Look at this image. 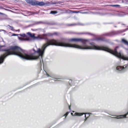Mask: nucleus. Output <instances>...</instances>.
Returning <instances> with one entry per match:
<instances>
[{
  "label": "nucleus",
  "mask_w": 128,
  "mask_h": 128,
  "mask_svg": "<svg viewBox=\"0 0 128 128\" xmlns=\"http://www.w3.org/2000/svg\"><path fill=\"white\" fill-rule=\"evenodd\" d=\"M70 41L74 42H81L83 43L84 44L82 46H80L76 44L66 43L60 42L58 40L51 39L48 40L46 43L43 45L41 48H38L37 50L33 48L32 50V52L34 54H37L38 59L40 58L42 59L46 48L50 45H55L83 50L94 49L104 50L120 58L125 60V56L122 54L117 52L116 48H118V46L116 48L114 51H113L108 48L104 46H99L92 44L91 46H88L87 44L88 40L82 38H73L70 39Z\"/></svg>",
  "instance_id": "obj_1"
},
{
  "label": "nucleus",
  "mask_w": 128,
  "mask_h": 128,
  "mask_svg": "<svg viewBox=\"0 0 128 128\" xmlns=\"http://www.w3.org/2000/svg\"><path fill=\"white\" fill-rule=\"evenodd\" d=\"M31 50V54H28L23 50L17 46L11 47L9 49L6 50V53L0 56V64L3 63L5 58L8 56L14 54L17 55L22 58L27 60H36L38 59L37 54H35Z\"/></svg>",
  "instance_id": "obj_2"
},
{
  "label": "nucleus",
  "mask_w": 128,
  "mask_h": 128,
  "mask_svg": "<svg viewBox=\"0 0 128 128\" xmlns=\"http://www.w3.org/2000/svg\"><path fill=\"white\" fill-rule=\"evenodd\" d=\"M19 35L22 36L21 37H18L19 40L21 41H30V38L27 36L25 34H20Z\"/></svg>",
  "instance_id": "obj_3"
},
{
  "label": "nucleus",
  "mask_w": 128,
  "mask_h": 128,
  "mask_svg": "<svg viewBox=\"0 0 128 128\" xmlns=\"http://www.w3.org/2000/svg\"><path fill=\"white\" fill-rule=\"evenodd\" d=\"M128 68V64H124L122 66H116V70L119 71H121L122 70H125Z\"/></svg>",
  "instance_id": "obj_4"
},
{
  "label": "nucleus",
  "mask_w": 128,
  "mask_h": 128,
  "mask_svg": "<svg viewBox=\"0 0 128 128\" xmlns=\"http://www.w3.org/2000/svg\"><path fill=\"white\" fill-rule=\"evenodd\" d=\"M126 116H127L126 115V114H125L124 115L116 116L117 117H112L111 116H110V117L111 118L116 119H120L123 118H126Z\"/></svg>",
  "instance_id": "obj_5"
},
{
  "label": "nucleus",
  "mask_w": 128,
  "mask_h": 128,
  "mask_svg": "<svg viewBox=\"0 0 128 128\" xmlns=\"http://www.w3.org/2000/svg\"><path fill=\"white\" fill-rule=\"evenodd\" d=\"M46 36V34H39L36 36V39H44L43 37Z\"/></svg>",
  "instance_id": "obj_6"
},
{
  "label": "nucleus",
  "mask_w": 128,
  "mask_h": 128,
  "mask_svg": "<svg viewBox=\"0 0 128 128\" xmlns=\"http://www.w3.org/2000/svg\"><path fill=\"white\" fill-rule=\"evenodd\" d=\"M27 34L28 35L30 36L34 40L36 39V36H35V34H32L30 32H28L27 33Z\"/></svg>",
  "instance_id": "obj_7"
},
{
  "label": "nucleus",
  "mask_w": 128,
  "mask_h": 128,
  "mask_svg": "<svg viewBox=\"0 0 128 128\" xmlns=\"http://www.w3.org/2000/svg\"><path fill=\"white\" fill-rule=\"evenodd\" d=\"M46 5V4L43 2H39L37 1L36 6L38 5L40 6H42Z\"/></svg>",
  "instance_id": "obj_8"
},
{
  "label": "nucleus",
  "mask_w": 128,
  "mask_h": 128,
  "mask_svg": "<svg viewBox=\"0 0 128 128\" xmlns=\"http://www.w3.org/2000/svg\"><path fill=\"white\" fill-rule=\"evenodd\" d=\"M85 114L84 113H81L79 112H76L74 114V116H82L84 114Z\"/></svg>",
  "instance_id": "obj_9"
},
{
  "label": "nucleus",
  "mask_w": 128,
  "mask_h": 128,
  "mask_svg": "<svg viewBox=\"0 0 128 128\" xmlns=\"http://www.w3.org/2000/svg\"><path fill=\"white\" fill-rule=\"evenodd\" d=\"M37 1L35 0H31L30 4L32 5H36L37 4Z\"/></svg>",
  "instance_id": "obj_10"
},
{
  "label": "nucleus",
  "mask_w": 128,
  "mask_h": 128,
  "mask_svg": "<svg viewBox=\"0 0 128 128\" xmlns=\"http://www.w3.org/2000/svg\"><path fill=\"white\" fill-rule=\"evenodd\" d=\"M70 112H66L64 115V116L66 118L67 116L68 115Z\"/></svg>",
  "instance_id": "obj_11"
},
{
  "label": "nucleus",
  "mask_w": 128,
  "mask_h": 128,
  "mask_svg": "<svg viewBox=\"0 0 128 128\" xmlns=\"http://www.w3.org/2000/svg\"><path fill=\"white\" fill-rule=\"evenodd\" d=\"M57 13V12L55 11H51L50 12V14H55Z\"/></svg>",
  "instance_id": "obj_12"
},
{
  "label": "nucleus",
  "mask_w": 128,
  "mask_h": 128,
  "mask_svg": "<svg viewBox=\"0 0 128 128\" xmlns=\"http://www.w3.org/2000/svg\"><path fill=\"white\" fill-rule=\"evenodd\" d=\"M113 6H114L116 7H119L120 6V5L118 4L113 5H112Z\"/></svg>",
  "instance_id": "obj_13"
},
{
  "label": "nucleus",
  "mask_w": 128,
  "mask_h": 128,
  "mask_svg": "<svg viewBox=\"0 0 128 128\" xmlns=\"http://www.w3.org/2000/svg\"><path fill=\"white\" fill-rule=\"evenodd\" d=\"M44 70V72L46 73V75H47L48 77L51 78V77L46 72V71L44 70V69H43Z\"/></svg>",
  "instance_id": "obj_14"
},
{
  "label": "nucleus",
  "mask_w": 128,
  "mask_h": 128,
  "mask_svg": "<svg viewBox=\"0 0 128 128\" xmlns=\"http://www.w3.org/2000/svg\"><path fill=\"white\" fill-rule=\"evenodd\" d=\"M26 2L28 3H29L30 4L31 2V0H26Z\"/></svg>",
  "instance_id": "obj_15"
},
{
  "label": "nucleus",
  "mask_w": 128,
  "mask_h": 128,
  "mask_svg": "<svg viewBox=\"0 0 128 128\" xmlns=\"http://www.w3.org/2000/svg\"><path fill=\"white\" fill-rule=\"evenodd\" d=\"M18 35H19V34H12V35L11 36H18Z\"/></svg>",
  "instance_id": "obj_16"
},
{
  "label": "nucleus",
  "mask_w": 128,
  "mask_h": 128,
  "mask_svg": "<svg viewBox=\"0 0 128 128\" xmlns=\"http://www.w3.org/2000/svg\"><path fill=\"white\" fill-rule=\"evenodd\" d=\"M79 12H77L76 11H74V13H78Z\"/></svg>",
  "instance_id": "obj_17"
},
{
  "label": "nucleus",
  "mask_w": 128,
  "mask_h": 128,
  "mask_svg": "<svg viewBox=\"0 0 128 128\" xmlns=\"http://www.w3.org/2000/svg\"><path fill=\"white\" fill-rule=\"evenodd\" d=\"M69 110H71V108H70V106H69Z\"/></svg>",
  "instance_id": "obj_18"
},
{
  "label": "nucleus",
  "mask_w": 128,
  "mask_h": 128,
  "mask_svg": "<svg viewBox=\"0 0 128 128\" xmlns=\"http://www.w3.org/2000/svg\"><path fill=\"white\" fill-rule=\"evenodd\" d=\"M10 27L11 28V29L12 30L13 29V28L12 27Z\"/></svg>",
  "instance_id": "obj_19"
},
{
  "label": "nucleus",
  "mask_w": 128,
  "mask_h": 128,
  "mask_svg": "<svg viewBox=\"0 0 128 128\" xmlns=\"http://www.w3.org/2000/svg\"><path fill=\"white\" fill-rule=\"evenodd\" d=\"M87 120V118H85V119L84 120V121H85L86 120Z\"/></svg>",
  "instance_id": "obj_20"
},
{
  "label": "nucleus",
  "mask_w": 128,
  "mask_h": 128,
  "mask_svg": "<svg viewBox=\"0 0 128 128\" xmlns=\"http://www.w3.org/2000/svg\"><path fill=\"white\" fill-rule=\"evenodd\" d=\"M71 114L72 116H73V114L72 112L71 113Z\"/></svg>",
  "instance_id": "obj_21"
},
{
  "label": "nucleus",
  "mask_w": 128,
  "mask_h": 128,
  "mask_svg": "<svg viewBox=\"0 0 128 128\" xmlns=\"http://www.w3.org/2000/svg\"><path fill=\"white\" fill-rule=\"evenodd\" d=\"M72 81V80H70L69 81V83H70V82H71Z\"/></svg>",
  "instance_id": "obj_22"
},
{
  "label": "nucleus",
  "mask_w": 128,
  "mask_h": 128,
  "mask_svg": "<svg viewBox=\"0 0 128 128\" xmlns=\"http://www.w3.org/2000/svg\"><path fill=\"white\" fill-rule=\"evenodd\" d=\"M2 30V31H3L4 32H6L4 30Z\"/></svg>",
  "instance_id": "obj_23"
},
{
  "label": "nucleus",
  "mask_w": 128,
  "mask_h": 128,
  "mask_svg": "<svg viewBox=\"0 0 128 128\" xmlns=\"http://www.w3.org/2000/svg\"><path fill=\"white\" fill-rule=\"evenodd\" d=\"M0 14H3V13H1L0 12Z\"/></svg>",
  "instance_id": "obj_24"
},
{
  "label": "nucleus",
  "mask_w": 128,
  "mask_h": 128,
  "mask_svg": "<svg viewBox=\"0 0 128 128\" xmlns=\"http://www.w3.org/2000/svg\"><path fill=\"white\" fill-rule=\"evenodd\" d=\"M84 117L85 118H86V115H85Z\"/></svg>",
  "instance_id": "obj_25"
},
{
  "label": "nucleus",
  "mask_w": 128,
  "mask_h": 128,
  "mask_svg": "<svg viewBox=\"0 0 128 128\" xmlns=\"http://www.w3.org/2000/svg\"><path fill=\"white\" fill-rule=\"evenodd\" d=\"M43 68H44V64H43Z\"/></svg>",
  "instance_id": "obj_26"
},
{
  "label": "nucleus",
  "mask_w": 128,
  "mask_h": 128,
  "mask_svg": "<svg viewBox=\"0 0 128 128\" xmlns=\"http://www.w3.org/2000/svg\"><path fill=\"white\" fill-rule=\"evenodd\" d=\"M2 31V30H0V32Z\"/></svg>",
  "instance_id": "obj_27"
},
{
  "label": "nucleus",
  "mask_w": 128,
  "mask_h": 128,
  "mask_svg": "<svg viewBox=\"0 0 128 128\" xmlns=\"http://www.w3.org/2000/svg\"><path fill=\"white\" fill-rule=\"evenodd\" d=\"M19 30H17V31H19Z\"/></svg>",
  "instance_id": "obj_28"
},
{
  "label": "nucleus",
  "mask_w": 128,
  "mask_h": 128,
  "mask_svg": "<svg viewBox=\"0 0 128 128\" xmlns=\"http://www.w3.org/2000/svg\"><path fill=\"white\" fill-rule=\"evenodd\" d=\"M112 116H114V115H112Z\"/></svg>",
  "instance_id": "obj_29"
},
{
  "label": "nucleus",
  "mask_w": 128,
  "mask_h": 128,
  "mask_svg": "<svg viewBox=\"0 0 128 128\" xmlns=\"http://www.w3.org/2000/svg\"><path fill=\"white\" fill-rule=\"evenodd\" d=\"M101 40V39H98V40Z\"/></svg>",
  "instance_id": "obj_30"
}]
</instances>
